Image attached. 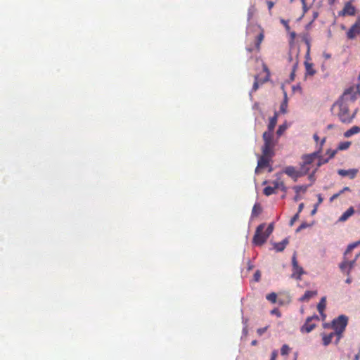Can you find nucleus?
Here are the masks:
<instances>
[{"instance_id": "49530a36", "label": "nucleus", "mask_w": 360, "mask_h": 360, "mask_svg": "<svg viewBox=\"0 0 360 360\" xmlns=\"http://www.w3.org/2000/svg\"><path fill=\"white\" fill-rule=\"evenodd\" d=\"M266 3H267V5H268V8L269 10H271L273 8L274 5V2L271 1H268Z\"/></svg>"}, {"instance_id": "5fc2aeb1", "label": "nucleus", "mask_w": 360, "mask_h": 360, "mask_svg": "<svg viewBox=\"0 0 360 360\" xmlns=\"http://www.w3.org/2000/svg\"><path fill=\"white\" fill-rule=\"evenodd\" d=\"M282 244L284 245V246L285 247L287 245V244L288 243V238H285L282 242H281Z\"/></svg>"}, {"instance_id": "412c9836", "label": "nucleus", "mask_w": 360, "mask_h": 360, "mask_svg": "<svg viewBox=\"0 0 360 360\" xmlns=\"http://www.w3.org/2000/svg\"><path fill=\"white\" fill-rule=\"evenodd\" d=\"M321 335L323 339V344L325 346H327L332 342V339L334 335H336V333L335 332L330 333L329 334L323 333Z\"/></svg>"}, {"instance_id": "0eeeda50", "label": "nucleus", "mask_w": 360, "mask_h": 360, "mask_svg": "<svg viewBox=\"0 0 360 360\" xmlns=\"http://www.w3.org/2000/svg\"><path fill=\"white\" fill-rule=\"evenodd\" d=\"M283 172L292 178L294 181H296L300 177L304 176L308 173V169L303 171L300 168V170H297L295 167L292 166H288L284 168Z\"/></svg>"}, {"instance_id": "f03ea898", "label": "nucleus", "mask_w": 360, "mask_h": 360, "mask_svg": "<svg viewBox=\"0 0 360 360\" xmlns=\"http://www.w3.org/2000/svg\"><path fill=\"white\" fill-rule=\"evenodd\" d=\"M264 224H260L256 229L255 234L253 238V243L257 245H262L266 241L269 236L273 232L274 225L273 224H270L265 231H264Z\"/></svg>"}, {"instance_id": "c85d7f7f", "label": "nucleus", "mask_w": 360, "mask_h": 360, "mask_svg": "<svg viewBox=\"0 0 360 360\" xmlns=\"http://www.w3.org/2000/svg\"><path fill=\"white\" fill-rule=\"evenodd\" d=\"M266 300L272 303H275L276 302L277 295L275 292H271L268 294L266 297Z\"/></svg>"}, {"instance_id": "4be33fe9", "label": "nucleus", "mask_w": 360, "mask_h": 360, "mask_svg": "<svg viewBox=\"0 0 360 360\" xmlns=\"http://www.w3.org/2000/svg\"><path fill=\"white\" fill-rule=\"evenodd\" d=\"M298 54H299V51L297 50L295 51V59L293 61V63H292V72L290 74V79L291 80H294L295 75V71H296V70L297 68V66H298V59H297Z\"/></svg>"}, {"instance_id": "de8ad7c7", "label": "nucleus", "mask_w": 360, "mask_h": 360, "mask_svg": "<svg viewBox=\"0 0 360 360\" xmlns=\"http://www.w3.org/2000/svg\"><path fill=\"white\" fill-rule=\"evenodd\" d=\"M318 205H319L318 204H317V205H316L314 206V208L311 210V215H314V214H315L316 213V212H317V207H318Z\"/></svg>"}, {"instance_id": "b1692460", "label": "nucleus", "mask_w": 360, "mask_h": 360, "mask_svg": "<svg viewBox=\"0 0 360 360\" xmlns=\"http://www.w3.org/2000/svg\"><path fill=\"white\" fill-rule=\"evenodd\" d=\"M316 158H318L319 160L316 165V167L315 168L314 172H315L318 169V168L320 167L321 165L327 163L330 160L328 158H324L323 156L321 155V154L319 155V157H317Z\"/></svg>"}, {"instance_id": "20e7f679", "label": "nucleus", "mask_w": 360, "mask_h": 360, "mask_svg": "<svg viewBox=\"0 0 360 360\" xmlns=\"http://www.w3.org/2000/svg\"><path fill=\"white\" fill-rule=\"evenodd\" d=\"M347 317L344 315L339 316L337 319H334L332 323L333 328L335 330L336 336L338 337L336 343L341 338V334L345 330L347 324Z\"/></svg>"}, {"instance_id": "f8f14e48", "label": "nucleus", "mask_w": 360, "mask_h": 360, "mask_svg": "<svg viewBox=\"0 0 360 360\" xmlns=\"http://www.w3.org/2000/svg\"><path fill=\"white\" fill-rule=\"evenodd\" d=\"M313 319L319 320V317L317 316H309L307 319L306 322L301 327L300 330L302 333H310L311 330H313L315 327L316 324L311 323Z\"/></svg>"}, {"instance_id": "5701e85b", "label": "nucleus", "mask_w": 360, "mask_h": 360, "mask_svg": "<svg viewBox=\"0 0 360 360\" xmlns=\"http://www.w3.org/2000/svg\"><path fill=\"white\" fill-rule=\"evenodd\" d=\"M360 132V127L358 126H353L352 128L346 131L344 134V136L347 138L352 136L354 134H358Z\"/></svg>"}, {"instance_id": "dca6fc26", "label": "nucleus", "mask_w": 360, "mask_h": 360, "mask_svg": "<svg viewBox=\"0 0 360 360\" xmlns=\"http://www.w3.org/2000/svg\"><path fill=\"white\" fill-rule=\"evenodd\" d=\"M278 120V112H275L274 115L270 118L269 122L268 124V129L266 131H271V133H274V128L276 125Z\"/></svg>"}, {"instance_id": "bb28decb", "label": "nucleus", "mask_w": 360, "mask_h": 360, "mask_svg": "<svg viewBox=\"0 0 360 360\" xmlns=\"http://www.w3.org/2000/svg\"><path fill=\"white\" fill-rule=\"evenodd\" d=\"M359 245H360V240L349 244L345 251V254H347L349 252H351L354 248H356Z\"/></svg>"}, {"instance_id": "603ef678", "label": "nucleus", "mask_w": 360, "mask_h": 360, "mask_svg": "<svg viewBox=\"0 0 360 360\" xmlns=\"http://www.w3.org/2000/svg\"><path fill=\"white\" fill-rule=\"evenodd\" d=\"M293 199H294V200L295 202L300 200V196L299 193H296V195H295V196L294 197Z\"/></svg>"}, {"instance_id": "338daca9", "label": "nucleus", "mask_w": 360, "mask_h": 360, "mask_svg": "<svg viewBox=\"0 0 360 360\" xmlns=\"http://www.w3.org/2000/svg\"><path fill=\"white\" fill-rule=\"evenodd\" d=\"M359 255H360L359 253L357 255H356V257H354V260H355V262L356 261V259Z\"/></svg>"}, {"instance_id": "a878e982", "label": "nucleus", "mask_w": 360, "mask_h": 360, "mask_svg": "<svg viewBox=\"0 0 360 360\" xmlns=\"http://www.w3.org/2000/svg\"><path fill=\"white\" fill-rule=\"evenodd\" d=\"M307 186H295L293 187V190L296 193H299L300 192L305 193L307 190Z\"/></svg>"}, {"instance_id": "2eb2a0df", "label": "nucleus", "mask_w": 360, "mask_h": 360, "mask_svg": "<svg viewBox=\"0 0 360 360\" xmlns=\"http://www.w3.org/2000/svg\"><path fill=\"white\" fill-rule=\"evenodd\" d=\"M357 172H358V170L356 169H348V170L339 169L338 171V174H340L342 176H348L350 179H352L356 176Z\"/></svg>"}, {"instance_id": "6e6552de", "label": "nucleus", "mask_w": 360, "mask_h": 360, "mask_svg": "<svg viewBox=\"0 0 360 360\" xmlns=\"http://www.w3.org/2000/svg\"><path fill=\"white\" fill-rule=\"evenodd\" d=\"M292 274L291 277L295 278L296 280H301L302 275H303L305 272L302 267L298 265L295 254L293 255L292 258Z\"/></svg>"}, {"instance_id": "cd10ccee", "label": "nucleus", "mask_w": 360, "mask_h": 360, "mask_svg": "<svg viewBox=\"0 0 360 360\" xmlns=\"http://www.w3.org/2000/svg\"><path fill=\"white\" fill-rule=\"evenodd\" d=\"M276 189L273 186H267L264 189V193L269 196L275 193Z\"/></svg>"}, {"instance_id": "13d9d810", "label": "nucleus", "mask_w": 360, "mask_h": 360, "mask_svg": "<svg viewBox=\"0 0 360 360\" xmlns=\"http://www.w3.org/2000/svg\"><path fill=\"white\" fill-rule=\"evenodd\" d=\"M283 101H286V103H288V96H287V94L285 91H284Z\"/></svg>"}, {"instance_id": "a211bd4d", "label": "nucleus", "mask_w": 360, "mask_h": 360, "mask_svg": "<svg viewBox=\"0 0 360 360\" xmlns=\"http://www.w3.org/2000/svg\"><path fill=\"white\" fill-rule=\"evenodd\" d=\"M354 213V210L352 207L348 208L339 218V221H345Z\"/></svg>"}, {"instance_id": "6ab92c4d", "label": "nucleus", "mask_w": 360, "mask_h": 360, "mask_svg": "<svg viewBox=\"0 0 360 360\" xmlns=\"http://www.w3.org/2000/svg\"><path fill=\"white\" fill-rule=\"evenodd\" d=\"M317 295V291L314 290H308L304 292V294L300 298V301L301 302H308L311 298L315 297Z\"/></svg>"}, {"instance_id": "e2e57ef3", "label": "nucleus", "mask_w": 360, "mask_h": 360, "mask_svg": "<svg viewBox=\"0 0 360 360\" xmlns=\"http://www.w3.org/2000/svg\"><path fill=\"white\" fill-rule=\"evenodd\" d=\"M330 4H333L335 0H328Z\"/></svg>"}, {"instance_id": "3c124183", "label": "nucleus", "mask_w": 360, "mask_h": 360, "mask_svg": "<svg viewBox=\"0 0 360 360\" xmlns=\"http://www.w3.org/2000/svg\"><path fill=\"white\" fill-rule=\"evenodd\" d=\"M317 197H318V203L317 204L319 205L323 202V198L320 194L318 195Z\"/></svg>"}, {"instance_id": "79ce46f5", "label": "nucleus", "mask_w": 360, "mask_h": 360, "mask_svg": "<svg viewBox=\"0 0 360 360\" xmlns=\"http://www.w3.org/2000/svg\"><path fill=\"white\" fill-rule=\"evenodd\" d=\"M302 1V8H303V10H304V12H307L308 8H307V6H306V0H301Z\"/></svg>"}, {"instance_id": "052dcab7", "label": "nucleus", "mask_w": 360, "mask_h": 360, "mask_svg": "<svg viewBox=\"0 0 360 360\" xmlns=\"http://www.w3.org/2000/svg\"><path fill=\"white\" fill-rule=\"evenodd\" d=\"M339 195H340L339 193L333 195L331 197L330 200H334V199H335V198H336Z\"/></svg>"}, {"instance_id": "ea45409f", "label": "nucleus", "mask_w": 360, "mask_h": 360, "mask_svg": "<svg viewBox=\"0 0 360 360\" xmlns=\"http://www.w3.org/2000/svg\"><path fill=\"white\" fill-rule=\"evenodd\" d=\"M267 330V327H264V328H259L257 330V333L259 335H262V334H264Z\"/></svg>"}, {"instance_id": "9b49d317", "label": "nucleus", "mask_w": 360, "mask_h": 360, "mask_svg": "<svg viewBox=\"0 0 360 360\" xmlns=\"http://www.w3.org/2000/svg\"><path fill=\"white\" fill-rule=\"evenodd\" d=\"M358 35H360V18L347 32V37L349 39H353Z\"/></svg>"}, {"instance_id": "9d476101", "label": "nucleus", "mask_w": 360, "mask_h": 360, "mask_svg": "<svg viewBox=\"0 0 360 360\" xmlns=\"http://www.w3.org/2000/svg\"><path fill=\"white\" fill-rule=\"evenodd\" d=\"M274 156V155H264L259 158L257 162V167L255 169L256 173H259L260 170L263 168H265L269 166L270 159Z\"/></svg>"}, {"instance_id": "8fccbe9b", "label": "nucleus", "mask_w": 360, "mask_h": 360, "mask_svg": "<svg viewBox=\"0 0 360 360\" xmlns=\"http://www.w3.org/2000/svg\"><path fill=\"white\" fill-rule=\"evenodd\" d=\"M271 314H276L278 316H281V314L279 313V311L277 310V309H274L271 311Z\"/></svg>"}, {"instance_id": "7c9ffc66", "label": "nucleus", "mask_w": 360, "mask_h": 360, "mask_svg": "<svg viewBox=\"0 0 360 360\" xmlns=\"http://www.w3.org/2000/svg\"><path fill=\"white\" fill-rule=\"evenodd\" d=\"M290 351V348L287 345H283L281 349V353L282 355H287Z\"/></svg>"}, {"instance_id": "774afa93", "label": "nucleus", "mask_w": 360, "mask_h": 360, "mask_svg": "<svg viewBox=\"0 0 360 360\" xmlns=\"http://www.w3.org/2000/svg\"><path fill=\"white\" fill-rule=\"evenodd\" d=\"M291 36L295 37V32H292V33L291 34Z\"/></svg>"}, {"instance_id": "c756f323", "label": "nucleus", "mask_w": 360, "mask_h": 360, "mask_svg": "<svg viewBox=\"0 0 360 360\" xmlns=\"http://www.w3.org/2000/svg\"><path fill=\"white\" fill-rule=\"evenodd\" d=\"M338 153V150H331V149H328L326 150V155H328V158L329 160L332 159L333 158H334V156L336 155V153Z\"/></svg>"}, {"instance_id": "09e8293b", "label": "nucleus", "mask_w": 360, "mask_h": 360, "mask_svg": "<svg viewBox=\"0 0 360 360\" xmlns=\"http://www.w3.org/2000/svg\"><path fill=\"white\" fill-rule=\"evenodd\" d=\"M303 208H304V203H300L299 205L298 212L297 213L299 214L300 212H301L302 210H303Z\"/></svg>"}, {"instance_id": "f3484780", "label": "nucleus", "mask_w": 360, "mask_h": 360, "mask_svg": "<svg viewBox=\"0 0 360 360\" xmlns=\"http://www.w3.org/2000/svg\"><path fill=\"white\" fill-rule=\"evenodd\" d=\"M326 297H323L317 305V309L323 319L326 317V315L323 313L324 309H326Z\"/></svg>"}, {"instance_id": "e433bc0d", "label": "nucleus", "mask_w": 360, "mask_h": 360, "mask_svg": "<svg viewBox=\"0 0 360 360\" xmlns=\"http://www.w3.org/2000/svg\"><path fill=\"white\" fill-rule=\"evenodd\" d=\"M258 77L257 76H255V82L253 84V86H252V91H255L257 90V89L259 88V82H258Z\"/></svg>"}, {"instance_id": "0e129e2a", "label": "nucleus", "mask_w": 360, "mask_h": 360, "mask_svg": "<svg viewBox=\"0 0 360 360\" xmlns=\"http://www.w3.org/2000/svg\"><path fill=\"white\" fill-rule=\"evenodd\" d=\"M256 344H257V341H256V340H253V341L252 342V345H255Z\"/></svg>"}, {"instance_id": "f257e3e1", "label": "nucleus", "mask_w": 360, "mask_h": 360, "mask_svg": "<svg viewBox=\"0 0 360 360\" xmlns=\"http://www.w3.org/2000/svg\"><path fill=\"white\" fill-rule=\"evenodd\" d=\"M348 102L338 101L334 104L335 108H338V116L343 123H350L356 115V110L350 112Z\"/></svg>"}, {"instance_id": "ddd939ff", "label": "nucleus", "mask_w": 360, "mask_h": 360, "mask_svg": "<svg viewBox=\"0 0 360 360\" xmlns=\"http://www.w3.org/2000/svg\"><path fill=\"white\" fill-rule=\"evenodd\" d=\"M282 173H277L275 174L276 179L271 181L273 187L276 189H281L283 192L287 191V187L285 186L283 181L281 179Z\"/></svg>"}, {"instance_id": "58836bf2", "label": "nucleus", "mask_w": 360, "mask_h": 360, "mask_svg": "<svg viewBox=\"0 0 360 360\" xmlns=\"http://www.w3.org/2000/svg\"><path fill=\"white\" fill-rule=\"evenodd\" d=\"M264 71L266 73V77H265V79L263 81V82L267 81L269 79V72L268 70V68L265 65H264Z\"/></svg>"}, {"instance_id": "a18cd8bd", "label": "nucleus", "mask_w": 360, "mask_h": 360, "mask_svg": "<svg viewBox=\"0 0 360 360\" xmlns=\"http://www.w3.org/2000/svg\"><path fill=\"white\" fill-rule=\"evenodd\" d=\"M276 357H277V352L274 351L271 354V358L270 360H275Z\"/></svg>"}, {"instance_id": "6e6d98bb", "label": "nucleus", "mask_w": 360, "mask_h": 360, "mask_svg": "<svg viewBox=\"0 0 360 360\" xmlns=\"http://www.w3.org/2000/svg\"><path fill=\"white\" fill-rule=\"evenodd\" d=\"M359 357H360V353L359 352L356 354H355L354 358L353 360H359Z\"/></svg>"}, {"instance_id": "39448f33", "label": "nucleus", "mask_w": 360, "mask_h": 360, "mask_svg": "<svg viewBox=\"0 0 360 360\" xmlns=\"http://www.w3.org/2000/svg\"><path fill=\"white\" fill-rule=\"evenodd\" d=\"M360 94V85L350 86L347 89L340 100L351 103L354 102Z\"/></svg>"}, {"instance_id": "c03bdc74", "label": "nucleus", "mask_w": 360, "mask_h": 360, "mask_svg": "<svg viewBox=\"0 0 360 360\" xmlns=\"http://www.w3.org/2000/svg\"><path fill=\"white\" fill-rule=\"evenodd\" d=\"M325 142H326V138H323L320 142V146H319V149H321V153L322 152V148H323V146L324 145Z\"/></svg>"}, {"instance_id": "4468645a", "label": "nucleus", "mask_w": 360, "mask_h": 360, "mask_svg": "<svg viewBox=\"0 0 360 360\" xmlns=\"http://www.w3.org/2000/svg\"><path fill=\"white\" fill-rule=\"evenodd\" d=\"M355 266V260L347 261V259H344V261L340 264V269L342 271L345 272L347 276H349L352 269Z\"/></svg>"}, {"instance_id": "864d4df0", "label": "nucleus", "mask_w": 360, "mask_h": 360, "mask_svg": "<svg viewBox=\"0 0 360 360\" xmlns=\"http://www.w3.org/2000/svg\"><path fill=\"white\" fill-rule=\"evenodd\" d=\"M313 138L316 142H318L319 141V137L316 134H314Z\"/></svg>"}, {"instance_id": "aec40b11", "label": "nucleus", "mask_w": 360, "mask_h": 360, "mask_svg": "<svg viewBox=\"0 0 360 360\" xmlns=\"http://www.w3.org/2000/svg\"><path fill=\"white\" fill-rule=\"evenodd\" d=\"M343 15H353L355 13V8L351 3H347L342 11Z\"/></svg>"}, {"instance_id": "473e14b6", "label": "nucleus", "mask_w": 360, "mask_h": 360, "mask_svg": "<svg viewBox=\"0 0 360 360\" xmlns=\"http://www.w3.org/2000/svg\"><path fill=\"white\" fill-rule=\"evenodd\" d=\"M285 246L283 244L281 243V242L280 243H275L274 244V248L276 250V251L278 252H281L283 251L284 249H285Z\"/></svg>"}, {"instance_id": "423d86ee", "label": "nucleus", "mask_w": 360, "mask_h": 360, "mask_svg": "<svg viewBox=\"0 0 360 360\" xmlns=\"http://www.w3.org/2000/svg\"><path fill=\"white\" fill-rule=\"evenodd\" d=\"M321 154V149H318L316 151L311 153V154H307L302 156V162L300 164L301 169L304 171L306 169H308V172L310 170V167H309V165H311L314 160L319 157V155Z\"/></svg>"}, {"instance_id": "c9c22d12", "label": "nucleus", "mask_w": 360, "mask_h": 360, "mask_svg": "<svg viewBox=\"0 0 360 360\" xmlns=\"http://www.w3.org/2000/svg\"><path fill=\"white\" fill-rule=\"evenodd\" d=\"M263 39H264V34L262 32L257 37V41L256 44V47L257 49L259 48V45H260L261 42L262 41Z\"/></svg>"}, {"instance_id": "4c0bfd02", "label": "nucleus", "mask_w": 360, "mask_h": 360, "mask_svg": "<svg viewBox=\"0 0 360 360\" xmlns=\"http://www.w3.org/2000/svg\"><path fill=\"white\" fill-rule=\"evenodd\" d=\"M261 277V274L259 271H257L254 274V278L255 281H259Z\"/></svg>"}, {"instance_id": "680f3d73", "label": "nucleus", "mask_w": 360, "mask_h": 360, "mask_svg": "<svg viewBox=\"0 0 360 360\" xmlns=\"http://www.w3.org/2000/svg\"><path fill=\"white\" fill-rule=\"evenodd\" d=\"M289 60H290V61H293L292 56V52H290V53Z\"/></svg>"}, {"instance_id": "69168bd1", "label": "nucleus", "mask_w": 360, "mask_h": 360, "mask_svg": "<svg viewBox=\"0 0 360 360\" xmlns=\"http://www.w3.org/2000/svg\"><path fill=\"white\" fill-rule=\"evenodd\" d=\"M309 179H310L311 180H314V175H313V174H311V175L309 176Z\"/></svg>"}, {"instance_id": "7ed1b4c3", "label": "nucleus", "mask_w": 360, "mask_h": 360, "mask_svg": "<svg viewBox=\"0 0 360 360\" xmlns=\"http://www.w3.org/2000/svg\"><path fill=\"white\" fill-rule=\"evenodd\" d=\"M264 145L262 147V152L264 155H274V149L276 141L274 138V133L264 131L262 135Z\"/></svg>"}, {"instance_id": "4d7b16f0", "label": "nucleus", "mask_w": 360, "mask_h": 360, "mask_svg": "<svg viewBox=\"0 0 360 360\" xmlns=\"http://www.w3.org/2000/svg\"><path fill=\"white\" fill-rule=\"evenodd\" d=\"M292 90H293L294 91H297V90L300 91V90H301V88H300V86H293V87H292Z\"/></svg>"}, {"instance_id": "1a4fd4ad", "label": "nucleus", "mask_w": 360, "mask_h": 360, "mask_svg": "<svg viewBox=\"0 0 360 360\" xmlns=\"http://www.w3.org/2000/svg\"><path fill=\"white\" fill-rule=\"evenodd\" d=\"M306 44L307 46L306 59L308 60L309 58L310 44L307 39H306ZM304 65L306 68L305 77L313 76L315 75L316 70L314 69L312 63H309L307 60H306L304 62Z\"/></svg>"}, {"instance_id": "393cba45", "label": "nucleus", "mask_w": 360, "mask_h": 360, "mask_svg": "<svg viewBox=\"0 0 360 360\" xmlns=\"http://www.w3.org/2000/svg\"><path fill=\"white\" fill-rule=\"evenodd\" d=\"M351 146V142L349 141H345V142H341L338 146V148L336 150H347V148H349V147Z\"/></svg>"}, {"instance_id": "72a5a7b5", "label": "nucleus", "mask_w": 360, "mask_h": 360, "mask_svg": "<svg viewBox=\"0 0 360 360\" xmlns=\"http://www.w3.org/2000/svg\"><path fill=\"white\" fill-rule=\"evenodd\" d=\"M260 212H261L260 207L257 205H255L252 208V214L257 215V214H259Z\"/></svg>"}, {"instance_id": "f704fd0d", "label": "nucleus", "mask_w": 360, "mask_h": 360, "mask_svg": "<svg viewBox=\"0 0 360 360\" xmlns=\"http://www.w3.org/2000/svg\"><path fill=\"white\" fill-rule=\"evenodd\" d=\"M286 129V127L285 125H281L279 126L277 131H276V134L278 136H281L283 134V133L285 131Z\"/></svg>"}, {"instance_id": "2f4dec72", "label": "nucleus", "mask_w": 360, "mask_h": 360, "mask_svg": "<svg viewBox=\"0 0 360 360\" xmlns=\"http://www.w3.org/2000/svg\"><path fill=\"white\" fill-rule=\"evenodd\" d=\"M287 108H288V103H286V101H283V103L281 104V106H280L281 112H282L283 114L286 113Z\"/></svg>"}, {"instance_id": "37998d69", "label": "nucleus", "mask_w": 360, "mask_h": 360, "mask_svg": "<svg viewBox=\"0 0 360 360\" xmlns=\"http://www.w3.org/2000/svg\"><path fill=\"white\" fill-rule=\"evenodd\" d=\"M299 218V214L297 213L291 219L290 224L291 225Z\"/></svg>"}, {"instance_id": "bf43d9fd", "label": "nucleus", "mask_w": 360, "mask_h": 360, "mask_svg": "<svg viewBox=\"0 0 360 360\" xmlns=\"http://www.w3.org/2000/svg\"><path fill=\"white\" fill-rule=\"evenodd\" d=\"M345 282H346L347 283H348V284L351 283V282H352V278H351L350 277H348V278L346 279Z\"/></svg>"}, {"instance_id": "a19ab883", "label": "nucleus", "mask_w": 360, "mask_h": 360, "mask_svg": "<svg viewBox=\"0 0 360 360\" xmlns=\"http://www.w3.org/2000/svg\"><path fill=\"white\" fill-rule=\"evenodd\" d=\"M309 226V224H307V223H302L300 226L299 228L297 229V231H299L303 229H305L307 227Z\"/></svg>"}]
</instances>
